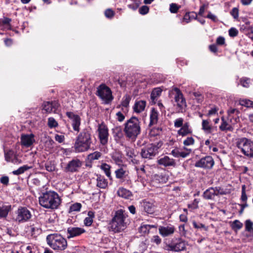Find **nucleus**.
<instances>
[{
	"label": "nucleus",
	"instance_id": "052dcab7",
	"mask_svg": "<svg viewBox=\"0 0 253 253\" xmlns=\"http://www.w3.org/2000/svg\"><path fill=\"white\" fill-rule=\"evenodd\" d=\"M238 34V31L235 28H231L229 30V35L231 37H236Z\"/></svg>",
	"mask_w": 253,
	"mask_h": 253
},
{
	"label": "nucleus",
	"instance_id": "a19ab883",
	"mask_svg": "<svg viewBox=\"0 0 253 253\" xmlns=\"http://www.w3.org/2000/svg\"><path fill=\"white\" fill-rule=\"evenodd\" d=\"M44 167L46 170L49 172L53 171L55 169V164L51 161L46 162L44 164Z\"/></svg>",
	"mask_w": 253,
	"mask_h": 253
},
{
	"label": "nucleus",
	"instance_id": "4d7b16f0",
	"mask_svg": "<svg viewBox=\"0 0 253 253\" xmlns=\"http://www.w3.org/2000/svg\"><path fill=\"white\" fill-rule=\"evenodd\" d=\"M180 6L175 3H171L170 4L169 10L171 13H175L179 9Z\"/></svg>",
	"mask_w": 253,
	"mask_h": 253
},
{
	"label": "nucleus",
	"instance_id": "4be33fe9",
	"mask_svg": "<svg viewBox=\"0 0 253 253\" xmlns=\"http://www.w3.org/2000/svg\"><path fill=\"white\" fill-rule=\"evenodd\" d=\"M146 102L144 100L136 101L133 109L136 113H140L143 112L146 107Z\"/></svg>",
	"mask_w": 253,
	"mask_h": 253
},
{
	"label": "nucleus",
	"instance_id": "c85d7f7f",
	"mask_svg": "<svg viewBox=\"0 0 253 253\" xmlns=\"http://www.w3.org/2000/svg\"><path fill=\"white\" fill-rule=\"evenodd\" d=\"M215 195L216 196V194L214 187H211L207 189L203 194L204 198L207 200L212 199Z\"/></svg>",
	"mask_w": 253,
	"mask_h": 253
},
{
	"label": "nucleus",
	"instance_id": "6ab92c4d",
	"mask_svg": "<svg viewBox=\"0 0 253 253\" xmlns=\"http://www.w3.org/2000/svg\"><path fill=\"white\" fill-rule=\"evenodd\" d=\"M216 196L228 195L233 191L232 186L230 185L223 186H216L214 187Z\"/></svg>",
	"mask_w": 253,
	"mask_h": 253
},
{
	"label": "nucleus",
	"instance_id": "f03ea898",
	"mask_svg": "<svg viewBox=\"0 0 253 253\" xmlns=\"http://www.w3.org/2000/svg\"><path fill=\"white\" fill-rule=\"evenodd\" d=\"M127 215L123 210H118L110 223V230L114 232H120L124 230L127 226L126 221Z\"/></svg>",
	"mask_w": 253,
	"mask_h": 253
},
{
	"label": "nucleus",
	"instance_id": "dca6fc26",
	"mask_svg": "<svg viewBox=\"0 0 253 253\" xmlns=\"http://www.w3.org/2000/svg\"><path fill=\"white\" fill-rule=\"evenodd\" d=\"M167 250L174 252H179L183 251L186 248V243L185 241L181 239H179L178 241L175 244L168 245Z\"/></svg>",
	"mask_w": 253,
	"mask_h": 253
},
{
	"label": "nucleus",
	"instance_id": "8fccbe9b",
	"mask_svg": "<svg viewBox=\"0 0 253 253\" xmlns=\"http://www.w3.org/2000/svg\"><path fill=\"white\" fill-rule=\"evenodd\" d=\"M48 126L50 128L55 127L58 123L53 118L50 117L48 119Z\"/></svg>",
	"mask_w": 253,
	"mask_h": 253
},
{
	"label": "nucleus",
	"instance_id": "864d4df0",
	"mask_svg": "<svg viewBox=\"0 0 253 253\" xmlns=\"http://www.w3.org/2000/svg\"><path fill=\"white\" fill-rule=\"evenodd\" d=\"M31 230L32 235L34 236H36L41 233V228L38 227H36L34 225H33L31 227Z\"/></svg>",
	"mask_w": 253,
	"mask_h": 253
},
{
	"label": "nucleus",
	"instance_id": "3c124183",
	"mask_svg": "<svg viewBox=\"0 0 253 253\" xmlns=\"http://www.w3.org/2000/svg\"><path fill=\"white\" fill-rule=\"evenodd\" d=\"M130 99L131 98L129 95H125L123 98L122 105L123 107H127L129 105Z\"/></svg>",
	"mask_w": 253,
	"mask_h": 253
},
{
	"label": "nucleus",
	"instance_id": "f8f14e48",
	"mask_svg": "<svg viewBox=\"0 0 253 253\" xmlns=\"http://www.w3.org/2000/svg\"><path fill=\"white\" fill-rule=\"evenodd\" d=\"M97 131L98 132L99 139L101 142H107L109 134L108 128L106 126L104 123L99 124Z\"/></svg>",
	"mask_w": 253,
	"mask_h": 253
},
{
	"label": "nucleus",
	"instance_id": "aec40b11",
	"mask_svg": "<svg viewBox=\"0 0 253 253\" xmlns=\"http://www.w3.org/2000/svg\"><path fill=\"white\" fill-rule=\"evenodd\" d=\"M152 180L157 183H165L168 180V176L165 173H157L153 175Z\"/></svg>",
	"mask_w": 253,
	"mask_h": 253
},
{
	"label": "nucleus",
	"instance_id": "c756f323",
	"mask_svg": "<svg viewBox=\"0 0 253 253\" xmlns=\"http://www.w3.org/2000/svg\"><path fill=\"white\" fill-rule=\"evenodd\" d=\"M117 194L119 197L125 199H129L132 196L131 192L124 188H120L117 191Z\"/></svg>",
	"mask_w": 253,
	"mask_h": 253
},
{
	"label": "nucleus",
	"instance_id": "680f3d73",
	"mask_svg": "<svg viewBox=\"0 0 253 253\" xmlns=\"http://www.w3.org/2000/svg\"><path fill=\"white\" fill-rule=\"evenodd\" d=\"M149 7L147 6L143 5L139 8V12L141 14L145 15L149 12Z\"/></svg>",
	"mask_w": 253,
	"mask_h": 253
},
{
	"label": "nucleus",
	"instance_id": "9b49d317",
	"mask_svg": "<svg viewBox=\"0 0 253 253\" xmlns=\"http://www.w3.org/2000/svg\"><path fill=\"white\" fill-rule=\"evenodd\" d=\"M184 144L185 147H184L183 149H175L171 151V153L174 157H182L184 158L187 157L190 154L192 151V149L188 147L193 143Z\"/></svg>",
	"mask_w": 253,
	"mask_h": 253
},
{
	"label": "nucleus",
	"instance_id": "5701e85b",
	"mask_svg": "<svg viewBox=\"0 0 253 253\" xmlns=\"http://www.w3.org/2000/svg\"><path fill=\"white\" fill-rule=\"evenodd\" d=\"M90 139V133L87 130H84L78 136L77 142H88Z\"/></svg>",
	"mask_w": 253,
	"mask_h": 253
},
{
	"label": "nucleus",
	"instance_id": "0e129e2a",
	"mask_svg": "<svg viewBox=\"0 0 253 253\" xmlns=\"http://www.w3.org/2000/svg\"><path fill=\"white\" fill-rule=\"evenodd\" d=\"M151 242L156 243L157 245L161 244L162 240L158 235L153 236L151 239Z\"/></svg>",
	"mask_w": 253,
	"mask_h": 253
},
{
	"label": "nucleus",
	"instance_id": "a878e982",
	"mask_svg": "<svg viewBox=\"0 0 253 253\" xmlns=\"http://www.w3.org/2000/svg\"><path fill=\"white\" fill-rule=\"evenodd\" d=\"M148 166L142 165L140 167L135 166V169L137 172L138 176L142 177L144 175H148L149 174V172H148L147 169Z\"/></svg>",
	"mask_w": 253,
	"mask_h": 253
},
{
	"label": "nucleus",
	"instance_id": "cd10ccee",
	"mask_svg": "<svg viewBox=\"0 0 253 253\" xmlns=\"http://www.w3.org/2000/svg\"><path fill=\"white\" fill-rule=\"evenodd\" d=\"M150 119V121L149 125V126H151L157 123L158 120V112L154 108H152L151 109Z\"/></svg>",
	"mask_w": 253,
	"mask_h": 253
},
{
	"label": "nucleus",
	"instance_id": "2eb2a0df",
	"mask_svg": "<svg viewBox=\"0 0 253 253\" xmlns=\"http://www.w3.org/2000/svg\"><path fill=\"white\" fill-rule=\"evenodd\" d=\"M238 147H241L242 152L247 156L253 158V143H237Z\"/></svg>",
	"mask_w": 253,
	"mask_h": 253
},
{
	"label": "nucleus",
	"instance_id": "423d86ee",
	"mask_svg": "<svg viewBox=\"0 0 253 253\" xmlns=\"http://www.w3.org/2000/svg\"><path fill=\"white\" fill-rule=\"evenodd\" d=\"M14 220L18 223H23L28 221L31 217V212L26 208H19L15 212Z\"/></svg>",
	"mask_w": 253,
	"mask_h": 253
},
{
	"label": "nucleus",
	"instance_id": "13d9d810",
	"mask_svg": "<svg viewBox=\"0 0 253 253\" xmlns=\"http://www.w3.org/2000/svg\"><path fill=\"white\" fill-rule=\"evenodd\" d=\"M192 224L194 228H204L205 230L207 231L208 230V228L203 224L201 223H197L195 221H193L192 222Z\"/></svg>",
	"mask_w": 253,
	"mask_h": 253
},
{
	"label": "nucleus",
	"instance_id": "0eeeda50",
	"mask_svg": "<svg viewBox=\"0 0 253 253\" xmlns=\"http://www.w3.org/2000/svg\"><path fill=\"white\" fill-rule=\"evenodd\" d=\"M159 148V146L154 145L153 143H149L145 148L142 149L141 152L142 157L149 159H152L158 153Z\"/></svg>",
	"mask_w": 253,
	"mask_h": 253
},
{
	"label": "nucleus",
	"instance_id": "58836bf2",
	"mask_svg": "<svg viewBox=\"0 0 253 253\" xmlns=\"http://www.w3.org/2000/svg\"><path fill=\"white\" fill-rule=\"evenodd\" d=\"M245 228L246 231L249 233L250 236L253 237V222L250 219L246 221Z\"/></svg>",
	"mask_w": 253,
	"mask_h": 253
},
{
	"label": "nucleus",
	"instance_id": "1a4fd4ad",
	"mask_svg": "<svg viewBox=\"0 0 253 253\" xmlns=\"http://www.w3.org/2000/svg\"><path fill=\"white\" fill-rule=\"evenodd\" d=\"M173 91L175 93L174 101L178 108V111H182V110L186 107V101L179 89L177 87H175L173 89Z\"/></svg>",
	"mask_w": 253,
	"mask_h": 253
},
{
	"label": "nucleus",
	"instance_id": "b1692460",
	"mask_svg": "<svg viewBox=\"0 0 253 253\" xmlns=\"http://www.w3.org/2000/svg\"><path fill=\"white\" fill-rule=\"evenodd\" d=\"M142 207L144 211L149 214H152L154 212L155 210V207L153 204L144 201L142 203Z\"/></svg>",
	"mask_w": 253,
	"mask_h": 253
},
{
	"label": "nucleus",
	"instance_id": "4c0bfd02",
	"mask_svg": "<svg viewBox=\"0 0 253 253\" xmlns=\"http://www.w3.org/2000/svg\"><path fill=\"white\" fill-rule=\"evenodd\" d=\"M202 129L206 133H211L212 130V127L210 125V123L207 120H203L202 122Z\"/></svg>",
	"mask_w": 253,
	"mask_h": 253
},
{
	"label": "nucleus",
	"instance_id": "4468645a",
	"mask_svg": "<svg viewBox=\"0 0 253 253\" xmlns=\"http://www.w3.org/2000/svg\"><path fill=\"white\" fill-rule=\"evenodd\" d=\"M59 106L57 101L45 102L42 104L43 110L47 113H56Z\"/></svg>",
	"mask_w": 253,
	"mask_h": 253
},
{
	"label": "nucleus",
	"instance_id": "72a5a7b5",
	"mask_svg": "<svg viewBox=\"0 0 253 253\" xmlns=\"http://www.w3.org/2000/svg\"><path fill=\"white\" fill-rule=\"evenodd\" d=\"M190 133H191V130L188 123H185L178 131V133L182 136H185Z\"/></svg>",
	"mask_w": 253,
	"mask_h": 253
},
{
	"label": "nucleus",
	"instance_id": "79ce46f5",
	"mask_svg": "<svg viewBox=\"0 0 253 253\" xmlns=\"http://www.w3.org/2000/svg\"><path fill=\"white\" fill-rule=\"evenodd\" d=\"M73 123V127L75 130L79 131V127L81 124V119L80 117L78 116V117H76L74 119L72 120Z\"/></svg>",
	"mask_w": 253,
	"mask_h": 253
},
{
	"label": "nucleus",
	"instance_id": "7ed1b4c3",
	"mask_svg": "<svg viewBox=\"0 0 253 253\" xmlns=\"http://www.w3.org/2000/svg\"><path fill=\"white\" fill-rule=\"evenodd\" d=\"M140 122L136 117H131L125 124V132L127 137L134 141L140 133Z\"/></svg>",
	"mask_w": 253,
	"mask_h": 253
},
{
	"label": "nucleus",
	"instance_id": "e2e57ef3",
	"mask_svg": "<svg viewBox=\"0 0 253 253\" xmlns=\"http://www.w3.org/2000/svg\"><path fill=\"white\" fill-rule=\"evenodd\" d=\"M105 15L108 18H112L114 16V12L111 9H107L105 11Z\"/></svg>",
	"mask_w": 253,
	"mask_h": 253
},
{
	"label": "nucleus",
	"instance_id": "09e8293b",
	"mask_svg": "<svg viewBox=\"0 0 253 253\" xmlns=\"http://www.w3.org/2000/svg\"><path fill=\"white\" fill-rule=\"evenodd\" d=\"M248 199L247 195L246 193V186L243 185L242 186V194L241 197V200L243 203H247Z\"/></svg>",
	"mask_w": 253,
	"mask_h": 253
},
{
	"label": "nucleus",
	"instance_id": "bb28decb",
	"mask_svg": "<svg viewBox=\"0 0 253 253\" xmlns=\"http://www.w3.org/2000/svg\"><path fill=\"white\" fill-rule=\"evenodd\" d=\"M89 148L88 143H75L74 148L77 153L87 151Z\"/></svg>",
	"mask_w": 253,
	"mask_h": 253
},
{
	"label": "nucleus",
	"instance_id": "393cba45",
	"mask_svg": "<svg viewBox=\"0 0 253 253\" xmlns=\"http://www.w3.org/2000/svg\"><path fill=\"white\" fill-rule=\"evenodd\" d=\"M97 186L100 188L105 189L108 186V181L103 176L97 175Z\"/></svg>",
	"mask_w": 253,
	"mask_h": 253
},
{
	"label": "nucleus",
	"instance_id": "de8ad7c7",
	"mask_svg": "<svg viewBox=\"0 0 253 253\" xmlns=\"http://www.w3.org/2000/svg\"><path fill=\"white\" fill-rule=\"evenodd\" d=\"M15 154L14 153V152L12 151H9L6 153H5V159L7 162H10L12 160V158H14Z\"/></svg>",
	"mask_w": 253,
	"mask_h": 253
},
{
	"label": "nucleus",
	"instance_id": "a18cd8bd",
	"mask_svg": "<svg viewBox=\"0 0 253 253\" xmlns=\"http://www.w3.org/2000/svg\"><path fill=\"white\" fill-rule=\"evenodd\" d=\"M101 156V153L99 152H94L93 153H91L88 155V159L90 161H93L95 160H98Z\"/></svg>",
	"mask_w": 253,
	"mask_h": 253
},
{
	"label": "nucleus",
	"instance_id": "e433bc0d",
	"mask_svg": "<svg viewBox=\"0 0 253 253\" xmlns=\"http://www.w3.org/2000/svg\"><path fill=\"white\" fill-rule=\"evenodd\" d=\"M94 217V212L92 211H89L87 213V217H85L84 220V224L85 225L87 226H90L92 223Z\"/></svg>",
	"mask_w": 253,
	"mask_h": 253
},
{
	"label": "nucleus",
	"instance_id": "412c9836",
	"mask_svg": "<svg viewBox=\"0 0 253 253\" xmlns=\"http://www.w3.org/2000/svg\"><path fill=\"white\" fill-rule=\"evenodd\" d=\"M228 120L230 121L232 123H236L237 121L239 120V118L237 116V117L234 118V115L236 116H238L239 114V111L236 109L234 108H230L228 111Z\"/></svg>",
	"mask_w": 253,
	"mask_h": 253
},
{
	"label": "nucleus",
	"instance_id": "f704fd0d",
	"mask_svg": "<svg viewBox=\"0 0 253 253\" xmlns=\"http://www.w3.org/2000/svg\"><path fill=\"white\" fill-rule=\"evenodd\" d=\"M34 137V135L32 133L22 134L21 142H35Z\"/></svg>",
	"mask_w": 253,
	"mask_h": 253
},
{
	"label": "nucleus",
	"instance_id": "ddd939ff",
	"mask_svg": "<svg viewBox=\"0 0 253 253\" xmlns=\"http://www.w3.org/2000/svg\"><path fill=\"white\" fill-rule=\"evenodd\" d=\"M85 230L81 227H69L67 229V238L70 239L79 236L84 233Z\"/></svg>",
	"mask_w": 253,
	"mask_h": 253
},
{
	"label": "nucleus",
	"instance_id": "7c9ffc66",
	"mask_svg": "<svg viewBox=\"0 0 253 253\" xmlns=\"http://www.w3.org/2000/svg\"><path fill=\"white\" fill-rule=\"evenodd\" d=\"M113 136L116 141H119L123 136V132L120 126H116L112 129Z\"/></svg>",
	"mask_w": 253,
	"mask_h": 253
},
{
	"label": "nucleus",
	"instance_id": "338daca9",
	"mask_svg": "<svg viewBox=\"0 0 253 253\" xmlns=\"http://www.w3.org/2000/svg\"><path fill=\"white\" fill-rule=\"evenodd\" d=\"M206 17L210 19H211L213 22L217 21V16L215 15L212 14L210 11L208 12V14L207 15Z\"/></svg>",
	"mask_w": 253,
	"mask_h": 253
},
{
	"label": "nucleus",
	"instance_id": "9d476101",
	"mask_svg": "<svg viewBox=\"0 0 253 253\" xmlns=\"http://www.w3.org/2000/svg\"><path fill=\"white\" fill-rule=\"evenodd\" d=\"M214 164V161L211 157L206 156L196 162L195 166L197 168L210 169L212 168Z\"/></svg>",
	"mask_w": 253,
	"mask_h": 253
},
{
	"label": "nucleus",
	"instance_id": "f257e3e1",
	"mask_svg": "<svg viewBox=\"0 0 253 253\" xmlns=\"http://www.w3.org/2000/svg\"><path fill=\"white\" fill-rule=\"evenodd\" d=\"M39 199L40 205L46 209H56L61 203L58 194L52 191L42 193Z\"/></svg>",
	"mask_w": 253,
	"mask_h": 253
},
{
	"label": "nucleus",
	"instance_id": "473e14b6",
	"mask_svg": "<svg viewBox=\"0 0 253 253\" xmlns=\"http://www.w3.org/2000/svg\"><path fill=\"white\" fill-rule=\"evenodd\" d=\"M11 209L10 205H2L0 206V217L5 218Z\"/></svg>",
	"mask_w": 253,
	"mask_h": 253
},
{
	"label": "nucleus",
	"instance_id": "39448f33",
	"mask_svg": "<svg viewBox=\"0 0 253 253\" xmlns=\"http://www.w3.org/2000/svg\"><path fill=\"white\" fill-rule=\"evenodd\" d=\"M96 94L106 103L113 99L111 89L105 84H101L97 87Z\"/></svg>",
	"mask_w": 253,
	"mask_h": 253
},
{
	"label": "nucleus",
	"instance_id": "603ef678",
	"mask_svg": "<svg viewBox=\"0 0 253 253\" xmlns=\"http://www.w3.org/2000/svg\"><path fill=\"white\" fill-rule=\"evenodd\" d=\"M116 176L117 178H122L126 173V171L122 168H120L115 171Z\"/></svg>",
	"mask_w": 253,
	"mask_h": 253
},
{
	"label": "nucleus",
	"instance_id": "37998d69",
	"mask_svg": "<svg viewBox=\"0 0 253 253\" xmlns=\"http://www.w3.org/2000/svg\"><path fill=\"white\" fill-rule=\"evenodd\" d=\"M161 93L162 90L160 88H155L151 93V98L154 100L161 95Z\"/></svg>",
	"mask_w": 253,
	"mask_h": 253
},
{
	"label": "nucleus",
	"instance_id": "2f4dec72",
	"mask_svg": "<svg viewBox=\"0 0 253 253\" xmlns=\"http://www.w3.org/2000/svg\"><path fill=\"white\" fill-rule=\"evenodd\" d=\"M222 122L219 127L221 130H231L232 128V124H235L231 123L228 119L227 121H226L223 118H222Z\"/></svg>",
	"mask_w": 253,
	"mask_h": 253
},
{
	"label": "nucleus",
	"instance_id": "20e7f679",
	"mask_svg": "<svg viewBox=\"0 0 253 253\" xmlns=\"http://www.w3.org/2000/svg\"><path fill=\"white\" fill-rule=\"evenodd\" d=\"M48 245L55 250H64L67 246L66 240L61 235L53 234L46 237Z\"/></svg>",
	"mask_w": 253,
	"mask_h": 253
},
{
	"label": "nucleus",
	"instance_id": "a211bd4d",
	"mask_svg": "<svg viewBox=\"0 0 253 253\" xmlns=\"http://www.w3.org/2000/svg\"><path fill=\"white\" fill-rule=\"evenodd\" d=\"M157 162L159 165L163 166L165 167H175L176 166L175 161L173 159L170 158L167 156H165L160 158L158 160Z\"/></svg>",
	"mask_w": 253,
	"mask_h": 253
},
{
	"label": "nucleus",
	"instance_id": "774afa93",
	"mask_svg": "<svg viewBox=\"0 0 253 253\" xmlns=\"http://www.w3.org/2000/svg\"><path fill=\"white\" fill-rule=\"evenodd\" d=\"M0 182L5 185H7L9 183V178L7 176H3L0 178Z\"/></svg>",
	"mask_w": 253,
	"mask_h": 253
},
{
	"label": "nucleus",
	"instance_id": "5fc2aeb1",
	"mask_svg": "<svg viewBox=\"0 0 253 253\" xmlns=\"http://www.w3.org/2000/svg\"><path fill=\"white\" fill-rule=\"evenodd\" d=\"M250 80L247 78H243L240 80V84L244 87H249L250 86Z\"/></svg>",
	"mask_w": 253,
	"mask_h": 253
},
{
	"label": "nucleus",
	"instance_id": "69168bd1",
	"mask_svg": "<svg viewBox=\"0 0 253 253\" xmlns=\"http://www.w3.org/2000/svg\"><path fill=\"white\" fill-rule=\"evenodd\" d=\"M231 14L234 19H237L239 17V9L236 7L233 8L231 11Z\"/></svg>",
	"mask_w": 253,
	"mask_h": 253
},
{
	"label": "nucleus",
	"instance_id": "6e6d98bb",
	"mask_svg": "<svg viewBox=\"0 0 253 253\" xmlns=\"http://www.w3.org/2000/svg\"><path fill=\"white\" fill-rule=\"evenodd\" d=\"M184 120L182 118L176 119L174 122V126L175 127H180L183 126Z\"/></svg>",
	"mask_w": 253,
	"mask_h": 253
},
{
	"label": "nucleus",
	"instance_id": "ea45409f",
	"mask_svg": "<svg viewBox=\"0 0 253 253\" xmlns=\"http://www.w3.org/2000/svg\"><path fill=\"white\" fill-rule=\"evenodd\" d=\"M31 167H29L27 165H24L22 167H20L17 170L13 171L12 173L14 175H19L24 173L25 171L31 169Z\"/></svg>",
	"mask_w": 253,
	"mask_h": 253
},
{
	"label": "nucleus",
	"instance_id": "bf43d9fd",
	"mask_svg": "<svg viewBox=\"0 0 253 253\" xmlns=\"http://www.w3.org/2000/svg\"><path fill=\"white\" fill-rule=\"evenodd\" d=\"M218 110V108L217 107H213L211 108V109L209 111L208 113L207 114L208 116H211L216 115L217 113V111Z\"/></svg>",
	"mask_w": 253,
	"mask_h": 253
},
{
	"label": "nucleus",
	"instance_id": "f3484780",
	"mask_svg": "<svg viewBox=\"0 0 253 253\" xmlns=\"http://www.w3.org/2000/svg\"><path fill=\"white\" fill-rule=\"evenodd\" d=\"M159 233L163 237H167L172 235L175 231V227L173 225H169L166 226H160L159 227Z\"/></svg>",
	"mask_w": 253,
	"mask_h": 253
},
{
	"label": "nucleus",
	"instance_id": "c03bdc74",
	"mask_svg": "<svg viewBox=\"0 0 253 253\" xmlns=\"http://www.w3.org/2000/svg\"><path fill=\"white\" fill-rule=\"evenodd\" d=\"M110 166L107 164H103L101 166V169L105 172L107 177H110L111 176L110 172Z\"/></svg>",
	"mask_w": 253,
	"mask_h": 253
},
{
	"label": "nucleus",
	"instance_id": "c9c22d12",
	"mask_svg": "<svg viewBox=\"0 0 253 253\" xmlns=\"http://www.w3.org/2000/svg\"><path fill=\"white\" fill-rule=\"evenodd\" d=\"M239 104L248 108H253V101L248 99H240L238 100Z\"/></svg>",
	"mask_w": 253,
	"mask_h": 253
},
{
	"label": "nucleus",
	"instance_id": "49530a36",
	"mask_svg": "<svg viewBox=\"0 0 253 253\" xmlns=\"http://www.w3.org/2000/svg\"><path fill=\"white\" fill-rule=\"evenodd\" d=\"M82 205L80 203H76L72 205L70 207V212L79 211H80Z\"/></svg>",
	"mask_w": 253,
	"mask_h": 253
},
{
	"label": "nucleus",
	"instance_id": "6e6552de",
	"mask_svg": "<svg viewBox=\"0 0 253 253\" xmlns=\"http://www.w3.org/2000/svg\"><path fill=\"white\" fill-rule=\"evenodd\" d=\"M83 163L78 159H74L69 161L66 166L64 168V170L66 172L73 173L79 171V169L82 166Z\"/></svg>",
	"mask_w": 253,
	"mask_h": 253
}]
</instances>
